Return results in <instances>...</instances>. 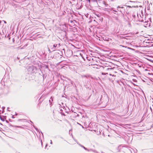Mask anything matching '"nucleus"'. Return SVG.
Segmentation results:
<instances>
[{"label":"nucleus","mask_w":153,"mask_h":153,"mask_svg":"<svg viewBox=\"0 0 153 153\" xmlns=\"http://www.w3.org/2000/svg\"><path fill=\"white\" fill-rule=\"evenodd\" d=\"M48 51L50 53H51V51H50V50L49 48H48Z\"/></svg>","instance_id":"nucleus-17"},{"label":"nucleus","mask_w":153,"mask_h":153,"mask_svg":"<svg viewBox=\"0 0 153 153\" xmlns=\"http://www.w3.org/2000/svg\"><path fill=\"white\" fill-rule=\"evenodd\" d=\"M152 107H153V105H152Z\"/></svg>","instance_id":"nucleus-40"},{"label":"nucleus","mask_w":153,"mask_h":153,"mask_svg":"<svg viewBox=\"0 0 153 153\" xmlns=\"http://www.w3.org/2000/svg\"><path fill=\"white\" fill-rule=\"evenodd\" d=\"M2 108H4V107H2ZM4 108H5V107H4Z\"/></svg>","instance_id":"nucleus-32"},{"label":"nucleus","mask_w":153,"mask_h":153,"mask_svg":"<svg viewBox=\"0 0 153 153\" xmlns=\"http://www.w3.org/2000/svg\"><path fill=\"white\" fill-rule=\"evenodd\" d=\"M9 36V34H8V36Z\"/></svg>","instance_id":"nucleus-37"},{"label":"nucleus","mask_w":153,"mask_h":153,"mask_svg":"<svg viewBox=\"0 0 153 153\" xmlns=\"http://www.w3.org/2000/svg\"><path fill=\"white\" fill-rule=\"evenodd\" d=\"M16 115H17V114L16 113Z\"/></svg>","instance_id":"nucleus-33"},{"label":"nucleus","mask_w":153,"mask_h":153,"mask_svg":"<svg viewBox=\"0 0 153 153\" xmlns=\"http://www.w3.org/2000/svg\"><path fill=\"white\" fill-rule=\"evenodd\" d=\"M103 4H104V5H105V7H107V6H108V4H107L106 2L105 1H104L103 2Z\"/></svg>","instance_id":"nucleus-10"},{"label":"nucleus","mask_w":153,"mask_h":153,"mask_svg":"<svg viewBox=\"0 0 153 153\" xmlns=\"http://www.w3.org/2000/svg\"><path fill=\"white\" fill-rule=\"evenodd\" d=\"M150 108L152 112V107L151 106L150 107Z\"/></svg>","instance_id":"nucleus-15"},{"label":"nucleus","mask_w":153,"mask_h":153,"mask_svg":"<svg viewBox=\"0 0 153 153\" xmlns=\"http://www.w3.org/2000/svg\"><path fill=\"white\" fill-rule=\"evenodd\" d=\"M132 149L130 147H126L125 148L124 151L125 153H132Z\"/></svg>","instance_id":"nucleus-4"},{"label":"nucleus","mask_w":153,"mask_h":153,"mask_svg":"<svg viewBox=\"0 0 153 153\" xmlns=\"http://www.w3.org/2000/svg\"><path fill=\"white\" fill-rule=\"evenodd\" d=\"M22 120L21 119H18V121H20Z\"/></svg>","instance_id":"nucleus-22"},{"label":"nucleus","mask_w":153,"mask_h":153,"mask_svg":"<svg viewBox=\"0 0 153 153\" xmlns=\"http://www.w3.org/2000/svg\"><path fill=\"white\" fill-rule=\"evenodd\" d=\"M120 8H123V7H120Z\"/></svg>","instance_id":"nucleus-30"},{"label":"nucleus","mask_w":153,"mask_h":153,"mask_svg":"<svg viewBox=\"0 0 153 153\" xmlns=\"http://www.w3.org/2000/svg\"><path fill=\"white\" fill-rule=\"evenodd\" d=\"M112 68H107V70H112Z\"/></svg>","instance_id":"nucleus-16"},{"label":"nucleus","mask_w":153,"mask_h":153,"mask_svg":"<svg viewBox=\"0 0 153 153\" xmlns=\"http://www.w3.org/2000/svg\"><path fill=\"white\" fill-rule=\"evenodd\" d=\"M15 41L14 39V38L13 39V42H14Z\"/></svg>","instance_id":"nucleus-18"},{"label":"nucleus","mask_w":153,"mask_h":153,"mask_svg":"<svg viewBox=\"0 0 153 153\" xmlns=\"http://www.w3.org/2000/svg\"><path fill=\"white\" fill-rule=\"evenodd\" d=\"M94 152H96V153H98V152L97 151H94Z\"/></svg>","instance_id":"nucleus-23"},{"label":"nucleus","mask_w":153,"mask_h":153,"mask_svg":"<svg viewBox=\"0 0 153 153\" xmlns=\"http://www.w3.org/2000/svg\"><path fill=\"white\" fill-rule=\"evenodd\" d=\"M35 128V129L37 131H39V129L36 128L34 126H33Z\"/></svg>","instance_id":"nucleus-11"},{"label":"nucleus","mask_w":153,"mask_h":153,"mask_svg":"<svg viewBox=\"0 0 153 153\" xmlns=\"http://www.w3.org/2000/svg\"><path fill=\"white\" fill-rule=\"evenodd\" d=\"M41 133H42V134H42V132L41 131Z\"/></svg>","instance_id":"nucleus-36"},{"label":"nucleus","mask_w":153,"mask_h":153,"mask_svg":"<svg viewBox=\"0 0 153 153\" xmlns=\"http://www.w3.org/2000/svg\"><path fill=\"white\" fill-rule=\"evenodd\" d=\"M53 101V97H51L50 100H49V102L50 103V105H52L51 104H52V102Z\"/></svg>","instance_id":"nucleus-7"},{"label":"nucleus","mask_w":153,"mask_h":153,"mask_svg":"<svg viewBox=\"0 0 153 153\" xmlns=\"http://www.w3.org/2000/svg\"><path fill=\"white\" fill-rule=\"evenodd\" d=\"M81 0L82 1H84L83 0Z\"/></svg>","instance_id":"nucleus-39"},{"label":"nucleus","mask_w":153,"mask_h":153,"mask_svg":"<svg viewBox=\"0 0 153 153\" xmlns=\"http://www.w3.org/2000/svg\"><path fill=\"white\" fill-rule=\"evenodd\" d=\"M76 143H77V144H78L79 145V144H80L78 142H76Z\"/></svg>","instance_id":"nucleus-29"},{"label":"nucleus","mask_w":153,"mask_h":153,"mask_svg":"<svg viewBox=\"0 0 153 153\" xmlns=\"http://www.w3.org/2000/svg\"><path fill=\"white\" fill-rule=\"evenodd\" d=\"M44 67H45V68L47 69L48 70H49V68H48V65H45L44 66Z\"/></svg>","instance_id":"nucleus-9"},{"label":"nucleus","mask_w":153,"mask_h":153,"mask_svg":"<svg viewBox=\"0 0 153 153\" xmlns=\"http://www.w3.org/2000/svg\"><path fill=\"white\" fill-rule=\"evenodd\" d=\"M41 145H42V144H43V143H42V140H41Z\"/></svg>","instance_id":"nucleus-19"},{"label":"nucleus","mask_w":153,"mask_h":153,"mask_svg":"<svg viewBox=\"0 0 153 153\" xmlns=\"http://www.w3.org/2000/svg\"><path fill=\"white\" fill-rule=\"evenodd\" d=\"M27 70L30 73H36L37 72V68L34 66L31 65L29 67Z\"/></svg>","instance_id":"nucleus-1"},{"label":"nucleus","mask_w":153,"mask_h":153,"mask_svg":"<svg viewBox=\"0 0 153 153\" xmlns=\"http://www.w3.org/2000/svg\"><path fill=\"white\" fill-rule=\"evenodd\" d=\"M43 77H44V74H43Z\"/></svg>","instance_id":"nucleus-35"},{"label":"nucleus","mask_w":153,"mask_h":153,"mask_svg":"<svg viewBox=\"0 0 153 153\" xmlns=\"http://www.w3.org/2000/svg\"><path fill=\"white\" fill-rule=\"evenodd\" d=\"M78 124H79V125H81V126H82V127L83 128V127L81 125H80V124H79V123H78Z\"/></svg>","instance_id":"nucleus-25"},{"label":"nucleus","mask_w":153,"mask_h":153,"mask_svg":"<svg viewBox=\"0 0 153 153\" xmlns=\"http://www.w3.org/2000/svg\"><path fill=\"white\" fill-rule=\"evenodd\" d=\"M60 46V44H54L53 45H50V47L53 51H55L56 50V49L59 48Z\"/></svg>","instance_id":"nucleus-2"},{"label":"nucleus","mask_w":153,"mask_h":153,"mask_svg":"<svg viewBox=\"0 0 153 153\" xmlns=\"http://www.w3.org/2000/svg\"><path fill=\"white\" fill-rule=\"evenodd\" d=\"M95 96H97V97H98V98L97 99L96 102L98 103H100L102 97V95L101 94H95Z\"/></svg>","instance_id":"nucleus-3"},{"label":"nucleus","mask_w":153,"mask_h":153,"mask_svg":"<svg viewBox=\"0 0 153 153\" xmlns=\"http://www.w3.org/2000/svg\"><path fill=\"white\" fill-rule=\"evenodd\" d=\"M14 115H12V117L13 118H14Z\"/></svg>","instance_id":"nucleus-21"},{"label":"nucleus","mask_w":153,"mask_h":153,"mask_svg":"<svg viewBox=\"0 0 153 153\" xmlns=\"http://www.w3.org/2000/svg\"><path fill=\"white\" fill-rule=\"evenodd\" d=\"M1 21H0V24L1 23Z\"/></svg>","instance_id":"nucleus-31"},{"label":"nucleus","mask_w":153,"mask_h":153,"mask_svg":"<svg viewBox=\"0 0 153 153\" xmlns=\"http://www.w3.org/2000/svg\"><path fill=\"white\" fill-rule=\"evenodd\" d=\"M16 127H18V128H22V127L21 126H15Z\"/></svg>","instance_id":"nucleus-13"},{"label":"nucleus","mask_w":153,"mask_h":153,"mask_svg":"<svg viewBox=\"0 0 153 153\" xmlns=\"http://www.w3.org/2000/svg\"><path fill=\"white\" fill-rule=\"evenodd\" d=\"M117 8H120V6H118L117 7Z\"/></svg>","instance_id":"nucleus-24"},{"label":"nucleus","mask_w":153,"mask_h":153,"mask_svg":"<svg viewBox=\"0 0 153 153\" xmlns=\"http://www.w3.org/2000/svg\"><path fill=\"white\" fill-rule=\"evenodd\" d=\"M109 75H112L111 74H109Z\"/></svg>","instance_id":"nucleus-34"},{"label":"nucleus","mask_w":153,"mask_h":153,"mask_svg":"<svg viewBox=\"0 0 153 153\" xmlns=\"http://www.w3.org/2000/svg\"><path fill=\"white\" fill-rule=\"evenodd\" d=\"M8 39H10V37H9Z\"/></svg>","instance_id":"nucleus-38"},{"label":"nucleus","mask_w":153,"mask_h":153,"mask_svg":"<svg viewBox=\"0 0 153 153\" xmlns=\"http://www.w3.org/2000/svg\"><path fill=\"white\" fill-rule=\"evenodd\" d=\"M47 145H48L47 144H46V145H45V148H46V147L47 146Z\"/></svg>","instance_id":"nucleus-26"},{"label":"nucleus","mask_w":153,"mask_h":153,"mask_svg":"<svg viewBox=\"0 0 153 153\" xmlns=\"http://www.w3.org/2000/svg\"><path fill=\"white\" fill-rule=\"evenodd\" d=\"M79 145L81 146L83 148V149H84L85 150H87L88 151H89V150L88 149H87V148H85L82 145L80 144H79Z\"/></svg>","instance_id":"nucleus-8"},{"label":"nucleus","mask_w":153,"mask_h":153,"mask_svg":"<svg viewBox=\"0 0 153 153\" xmlns=\"http://www.w3.org/2000/svg\"><path fill=\"white\" fill-rule=\"evenodd\" d=\"M113 8H112V10L114 11V12H117V11H116V10H113Z\"/></svg>","instance_id":"nucleus-20"},{"label":"nucleus","mask_w":153,"mask_h":153,"mask_svg":"<svg viewBox=\"0 0 153 153\" xmlns=\"http://www.w3.org/2000/svg\"><path fill=\"white\" fill-rule=\"evenodd\" d=\"M102 75H105L106 74H108V73H102Z\"/></svg>","instance_id":"nucleus-12"},{"label":"nucleus","mask_w":153,"mask_h":153,"mask_svg":"<svg viewBox=\"0 0 153 153\" xmlns=\"http://www.w3.org/2000/svg\"><path fill=\"white\" fill-rule=\"evenodd\" d=\"M50 143L51 144H52V142L51 140V143Z\"/></svg>","instance_id":"nucleus-28"},{"label":"nucleus","mask_w":153,"mask_h":153,"mask_svg":"<svg viewBox=\"0 0 153 153\" xmlns=\"http://www.w3.org/2000/svg\"><path fill=\"white\" fill-rule=\"evenodd\" d=\"M9 107H8V108H7V110L8 111H9Z\"/></svg>","instance_id":"nucleus-27"},{"label":"nucleus","mask_w":153,"mask_h":153,"mask_svg":"<svg viewBox=\"0 0 153 153\" xmlns=\"http://www.w3.org/2000/svg\"><path fill=\"white\" fill-rule=\"evenodd\" d=\"M82 78H83V77H86V76L85 75H82Z\"/></svg>","instance_id":"nucleus-14"},{"label":"nucleus","mask_w":153,"mask_h":153,"mask_svg":"<svg viewBox=\"0 0 153 153\" xmlns=\"http://www.w3.org/2000/svg\"><path fill=\"white\" fill-rule=\"evenodd\" d=\"M0 119L1 120L3 121H4L5 120H6V122L8 123V121L6 119V116H4V117H0Z\"/></svg>","instance_id":"nucleus-5"},{"label":"nucleus","mask_w":153,"mask_h":153,"mask_svg":"<svg viewBox=\"0 0 153 153\" xmlns=\"http://www.w3.org/2000/svg\"><path fill=\"white\" fill-rule=\"evenodd\" d=\"M94 14L95 15H96L97 17L98 18H100V20H101V14L100 13H94Z\"/></svg>","instance_id":"nucleus-6"}]
</instances>
